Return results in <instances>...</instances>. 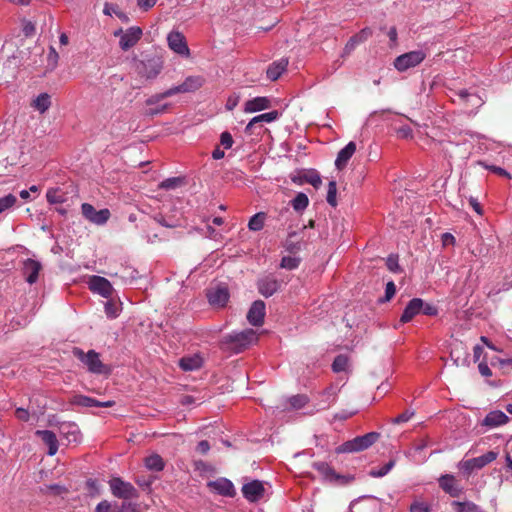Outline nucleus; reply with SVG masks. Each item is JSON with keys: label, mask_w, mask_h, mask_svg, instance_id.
<instances>
[{"label": "nucleus", "mask_w": 512, "mask_h": 512, "mask_svg": "<svg viewBox=\"0 0 512 512\" xmlns=\"http://www.w3.org/2000/svg\"><path fill=\"white\" fill-rule=\"evenodd\" d=\"M31 107L40 114L46 113L51 107V96L48 93L39 94L32 102Z\"/></svg>", "instance_id": "obj_31"}, {"label": "nucleus", "mask_w": 512, "mask_h": 512, "mask_svg": "<svg viewBox=\"0 0 512 512\" xmlns=\"http://www.w3.org/2000/svg\"><path fill=\"white\" fill-rule=\"evenodd\" d=\"M396 461L394 459L389 460L385 465L381 466L380 468L371 469L369 472V475L374 478H380L385 475H387L392 468L395 466Z\"/></svg>", "instance_id": "obj_36"}, {"label": "nucleus", "mask_w": 512, "mask_h": 512, "mask_svg": "<svg viewBox=\"0 0 512 512\" xmlns=\"http://www.w3.org/2000/svg\"><path fill=\"white\" fill-rule=\"evenodd\" d=\"M145 466L149 470L161 471L164 468V461L161 456L154 454L145 459Z\"/></svg>", "instance_id": "obj_34"}, {"label": "nucleus", "mask_w": 512, "mask_h": 512, "mask_svg": "<svg viewBox=\"0 0 512 512\" xmlns=\"http://www.w3.org/2000/svg\"><path fill=\"white\" fill-rule=\"evenodd\" d=\"M309 199L305 193H298L295 198L291 201V206L297 212H301L307 208Z\"/></svg>", "instance_id": "obj_35"}, {"label": "nucleus", "mask_w": 512, "mask_h": 512, "mask_svg": "<svg viewBox=\"0 0 512 512\" xmlns=\"http://www.w3.org/2000/svg\"><path fill=\"white\" fill-rule=\"evenodd\" d=\"M278 117H279V113L277 111H270V112L255 116L246 125L245 133L251 135V134H253V128L256 124L271 123V122L277 120Z\"/></svg>", "instance_id": "obj_26"}, {"label": "nucleus", "mask_w": 512, "mask_h": 512, "mask_svg": "<svg viewBox=\"0 0 512 512\" xmlns=\"http://www.w3.org/2000/svg\"><path fill=\"white\" fill-rule=\"evenodd\" d=\"M336 194H337V186L335 181H330L328 184V191H327V202L335 207L337 205L336 200Z\"/></svg>", "instance_id": "obj_47"}, {"label": "nucleus", "mask_w": 512, "mask_h": 512, "mask_svg": "<svg viewBox=\"0 0 512 512\" xmlns=\"http://www.w3.org/2000/svg\"><path fill=\"white\" fill-rule=\"evenodd\" d=\"M423 308V300L420 298H413L406 305L400 321L402 323L410 322L416 315H418Z\"/></svg>", "instance_id": "obj_21"}, {"label": "nucleus", "mask_w": 512, "mask_h": 512, "mask_svg": "<svg viewBox=\"0 0 512 512\" xmlns=\"http://www.w3.org/2000/svg\"><path fill=\"white\" fill-rule=\"evenodd\" d=\"M308 399L304 395H295L289 398L290 406L294 409H301L306 405Z\"/></svg>", "instance_id": "obj_48"}, {"label": "nucleus", "mask_w": 512, "mask_h": 512, "mask_svg": "<svg viewBox=\"0 0 512 512\" xmlns=\"http://www.w3.org/2000/svg\"><path fill=\"white\" fill-rule=\"evenodd\" d=\"M183 184H184V179L183 178H181V177H171V178H167V179L163 180L159 184V188L160 189H164V190H174L177 187L182 186Z\"/></svg>", "instance_id": "obj_38"}, {"label": "nucleus", "mask_w": 512, "mask_h": 512, "mask_svg": "<svg viewBox=\"0 0 512 512\" xmlns=\"http://www.w3.org/2000/svg\"><path fill=\"white\" fill-rule=\"evenodd\" d=\"M207 298L213 307H224L229 300V291L225 286H217L215 288H211L207 292Z\"/></svg>", "instance_id": "obj_15"}, {"label": "nucleus", "mask_w": 512, "mask_h": 512, "mask_svg": "<svg viewBox=\"0 0 512 512\" xmlns=\"http://www.w3.org/2000/svg\"><path fill=\"white\" fill-rule=\"evenodd\" d=\"M301 259L296 256H284L281 259L280 267L287 270H294L298 268Z\"/></svg>", "instance_id": "obj_41"}, {"label": "nucleus", "mask_w": 512, "mask_h": 512, "mask_svg": "<svg viewBox=\"0 0 512 512\" xmlns=\"http://www.w3.org/2000/svg\"><path fill=\"white\" fill-rule=\"evenodd\" d=\"M60 435L69 443H78L81 440V432L77 424L73 422H63L59 426Z\"/></svg>", "instance_id": "obj_20"}, {"label": "nucleus", "mask_w": 512, "mask_h": 512, "mask_svg": "<svg viewBox=\"0 0 512 512\" xmlns=\"http://www.w3.org/2000/svg\"><path fill=\"white\" fill-rule=\"evenodd\" d=\"M166 99L164 92L150 96L146 99L145 104L147 107L159 104L162 100Z\"/></svg>", "instance_id": "obj_54"}, {"label": "nucleus", "mask_w": 512, "mask_h": 512, "mask_svg": "<svg viewBox=\"0 0 512 512\" xmlns=\"http://www.w3.org/2000/svg\"><path fill=\"white\" fill-rule=\"evenodd\" d=\"M104 308L108 318L114 319L119 315L120 306L116 302L107 301Z\"/></svg>", "instance_id": "obj_45"}, {"label": "nucleus", "mask_w": 512, "mask_h": 512, "mask_svg": "<svg viewBox=\"0 0 512 512\" xmlns=\"http://www.w3.org/2000/svg\"><path fill=\"white\" fill-rule=\"evenodd\" d=\"M82 214L83 216L89 220L90 222L97 224V225H103L105 224L109 217H110V211L108 209H101L97 211L93 205L89 203H83L81 206Z\"/></svg>", "instance_id": "obj_9"}, {"label": "nucleus", "mask_w": 512, "mask_h": 512, "mask_svg": "<svg viewBox=\"0 0 512 512\" xmlns=\"http://www.w3.org/2000/svg\"><path fill=\"white\" fill-rule=\"evenodd\" d=\"M458 102L463 104L466 108L469 106L478 108L483 104L482 98L476 93H471L466 89L459 90L456 94Z\"/></svg>", "instance_id": "obj_22"}, {"label": "nucleus", "mask_w": 512, "mask_h": 512, "mask_svg": "<svg viewBox=\"0 0 512 512\" xmlns=\"http://www.w3.org/2000/svg\"><path fill=\"white\" fill-rule=\"evenodd\" d=\"M168 108V104H157V105H154V106H149L144 114L147 115V116H155V115H159V114H162L164 113Z\"/></svg>", "instance_id": "obj_49"}, {"label": "nucleus", "mask_w": 512, "mask_h": 512, "mask_svg": "<svg viewBox=\"0 0 512 512\" xmlns=\"http://www.w3.org/2000/svg\"><path fill=\"white\" fill-rule=\"evenodd\" d=\"M421 312H423V314H425V315L435 316L438 313V310L435 306H433L431 304H425L423 302V308H422Z\"/></svg>", "instance_id": "obj_62"}, {"label": "nucleus", "mask_w": 512, "mask_h": 512, "mask_svg": "<svg viewBox=\"0 0 512 512\" xmlns=\"http://www.w3.org/2000/svg\"><path fill=\"white\" fill-rule=\"evenodd\" d=\"M72 353L87 367L90 373L109 374L111 371L107 365L102 363L99 353L95 350H89L85 353L82 349L75 347Z\"/></svg>", "instance_id": "obj_2"}, {"label": "nucleus", "mask_w": 512, "mask_h": 512, "mask_svg": "<svg viewBox=\"0 0 512 512\" xmlns=\"http://www.w3.org/2000/svg\"><path fill=\"white\" fill-rule=\"evenodd\" d=\"M386 265H387V268L391 271V272H398L400 271V266H399V263H398V256L397 255H389L387 260H386Z\"/></svg>", "instance_id": "obj_52"}, {"label": "nucleus", "mask_w": 512, "mask_h": 512, "mask_svg": "<svg viewBox=\"0 0 512 512\" xmlns=\"http://www.w3.org/2000/svg\"><path fill=\"white\" fill-rule=\"evenodd\" d=\"M264 226V214L263 213H257L254 216H252L249 220L248 227L252 231H259Z\"/></svg>", "instance_id": "obj_42"}, {"label": "nucleus", "mask_w": 512, "mask_h": 512, "mask_svg": "<svg viewBox=\"0 0 512 512\" xmlns=\"http://www.w3.org/2000/svg\"><path fill=\"white\" fill-rule=\"evenodd\" d=\"M440 487L452 497H457L461 493V488L453 475L446 474L439 479Z\"/></svg>", "instance_id": "obj_27"}, {"label": "nucleus", "mask_w": 512, "mask_h": 512, "mask_svg": "<svg viewBox=\"0 0 512 512\" xmlns=\"http://www.w3.org/2000/svg\"><path fill=\"white\" fill-rule=\"evenodd\" d=\"M508 421L509 418L504 412L500 410H494L486 415L482 422V425L494 428L506 424Z\"/></svg>", "instance_id": "obj_29"}, {"label": "nucleus", "mask_w": 512, "mask_h": 512, "mask_svg": "<svg viewBox=\"0 0 512 512\" xmlns=\"http://www.w3.org/2000/svg\"><path fill=\"white\" fill-rule=\"evenodd\" d=\"M478 165L482 166L483 168L491 171L494 174H497L499 176L510 178V174L503 168L495 165H489L484 161H479Z\"/></svg>", "instance_id": "obj_46"}, {"label": "nucleus", "mask_w": 512, "mask_h": 512, "mask_svg": "<svg viewBox=\"0 0 512 512\" xmlns=\"http://www.w3.org/2000/svg\"><path fill=\"white\" fill-rule=\"evenodd\" d=\"M70 403L72 405H77V406H82V407H103V408H109V407L114 406V404H115L114 401L109 400V401L102 402V401H98L97 399H94L92 397L81 395V394L74 395L71 398Z\"/></svg>", "instance_id": "obj_17"}, {"label": "nucleus", "mask_w": 512, "mask_h": 512, "mask_svg": "<svg viewBox=\"0 0 512 512\" xmlns=\"http://www.w3.org/2000/svg\"><path fill=\"white\" fill-rule=\"evenodd\" d=\"M179 366L184 371H193L202 366V358L199 355L183 357L179 361Z\"/></svg>", "instance_id": "obj_32"}, {"label": "nucleus", "mask_w": 512, "mask_h": 512, "mask_svg": "<svg viewBox=\"0 0 512 512\" xmlns=\"http://www.w3.org/2000/svg\"><path fill=\"white\" fill-rule=\"evenodd\" d=\"M395 292H396V286H395L394 282H392V281L388 282L386 284V288H385V300L389 301L395 295Z\"/></svg>", "instance_id": "obj_59"}, {"label": "nucleus", "mask_w": 512, "mask_h": 512, "mask_svg": "<svg viewBox=\"0 0 512 512\" xmlns=\"http://www.w3.org/2000/svg\"><path fill=\"white\" fill-rule=\"evenodd\" d=\"M312 467L319 472L323 481L331 484H347L353 480V477L337 473L326 462H314Z\"/></svg>", "instance_id": "obj_4"}, {"label": "nucleus", "mask_w": 512, "mask_h": 512, "mask_svg": "<svg viewBox=\"0 0 512 512\" xmlns=\"http://www.w3.org/2000/svg\"><path fill=\"white\" fill-rule=\"evenodd\" d=\"M35 435L40 437L48 446V455L53 456L58 451V440L56 434L50 430H37Z\"/></svg>", "instance_id": "obj_25"}, {"label": "nucleus", "mask_w": 512, "mask_h": 512, "mask_svg": "<svg viewBox=\"0 0 512 512\" xmlns=\"http://www.w3.org/2000/svg\"><path fill=\"white\" fill-rule=\"evenodd\" d=\"M425 58L426 53L423 50L410 51L398 56L394 60V67L398 71L404 72L409 68L419 65Z\"/></svg>", "instance_id": "obj_6"}, {"label": "nucleus", "mask_w": 512, "mask_h": 512, "mask_svg": "<svg viewBox=\"0 0 512 512\" xmlns=\"http://www.w3.org/2000/svg\"><path fill=\"white\" fill-rule=\"evenodd\" d=\"M89 289L101 295L104 298L111 297L113 293V287L111 283L104 277L93 275L88 280Z\"/></svg>", "instance_id": "obj_10"}, {"label": "nucleus", "mask_w": 512, "mask_h": 512, "mask_svg": "<svg viewBox=\"0 0 512 512\" xmlns=\"http://www.w3.org/2000/svg\"><path fill=\"white\" fill-rule=\"evenodd\" d=\"M17 201V197L11 193L3 197H0V214L13 208L16 205Z\"/></svg>", "instance_id": "obj_37"}, {"label": "nucleus", "mask_w": 512, "mask_h": 512, "mask_svg": "<svg viewBox=\"0 0 512 512\" xmlns=\"http://www.w3.org/2000/svg\"><path fill=\"white\" fill-rule=\"evenodd\" d=\"M111 493L120 499L130 500L138 497L135 487L120 477H114L109 481Z\"/></svg>", "instance_id": "obj_5"}, {"label": "nucleus", "mask_w": 512, "mask_h": 512, "mask_svg": "<svg viewBox=\"0 0 512 512\" xmlns=\"http://www.w3.org/2000/svg\"><path fill=\"white\" fill-rule=\"evenodd\" d=\"M413 415H414L413 411L407 410V411L399 414L396 418H394L393 423L394 424L405 423V422L409 421Z\"/></svg>", "instance_id": "obj_56"}, {"label": "nucleus", "mask_w": 512, "mask_h": 512, "mask_svg": "<svg viewBox=\"0 0 512 512\" xmlns=\"http://www.w3.org/2000/svg\"><path fill=\"white\" fill-rule=\"evenodd\" d=\"M168 45L171 50L181 56H189L190 50L187 46L185 37L178 31H172L167 37Z\"/></svg>", "instance_id": "obj_12"}, {"label": "nucleus", "mask_w": 512, "mask_h": 512, "mask_svg": "<svg viewBox=\"0 0 512 512\" xmlns=\"http://www.w3.org/2000/svg\"><path fill=\"white\" fill-rule=\"evenodd\" d=\"M271 107V100L267 97H255L248 100L244 105V112L254 113Z\"/></svg>", "instance_id": "obj_28"}, {"label": "nucleus", "mask_w": 512, "mask_h": 512, "mask_svg": "<svg viewBox=\"0 0 512 512\" xmlns=\"http://www.w3.org/2000/svg\"><path fill=\"white\" fill-rule=\"evenodd\" d=\"M15 416L17 419L27 422L29 420L30 414L28 410L24 408H17L15 411Z\"/></svg>", "instance_id": "obj_60"}, {"label": "nucleus", "mask_w": 512, "mask_h": 512, "mask_svg": "<svg viewBox=\"0 0 512 512\" xmlns=\"http://www.w3.org/2000/svg\"><path fill=\"white\" fill-rule=\"evenodd\" d=\"M47 201L50 204H60L65 201L64 194L58 188H51L46 193Z\"/></svg>", "instance_id": "obj_39"}, {"label": "nucleus", "mask_w": 512, "mask_h": 512, "mask_svg": "<svg viewBox=\"0 0 512 512\" xmlns=\"http://www.w3.org/2000/svg\"><path fill=\"white\" fill-rule=\"evenodd\" d=\"M301 179L309 184H311L314 188H319L322 184L321 177L318 172L312 170L306 172Z\"/></svg>", "instance_id": "obj_40"}, {"label": "nucleus", "mask_w": 512, "mask_h": 512, "mask_svg": "<svg viewBox=\"0 0 512 512\" xmlns=\"http://www.w3.org/2000/svg\"><path fill=\"white\" fill-rule=\"evenodd\" d=\"M118 6L110 3H105L103 13L105 15L111 16L112 14H116L118 12Z\"/></svg>", "instance_id": "obj_64"}, {"label": "nucleus", "mask_w": 512, "mask_h": 512, "mask_svg": "<svg viewBox=\"0 0 512 512\" xmlns=\"http://www.w3.org/2000/svg\"><path fill=\"white\" fill-rule=\"evenodd\" d=\"M182 84L180 85H177V86H173L167 90L164 91V96L166 98L168 97H171V96H174L176 94H179V93H184V91H182Z\"/></svg>", "instance_id": "obj_61"}, {"label": "nucleus", "mask_w": 512, "mask_h": 512, "mask_svg": "<svg viewBox=\"0 0 512 512\" xmlns=\"http://www.w3.org/2000/svg\"><path fill=\"white\" fill-rule=\"evenodd\" d=\"M203 83L204 80L200 76L187 77L185 81L182 83V91H184V93H187L198 90L202 87Z\"/></svg>", "instance_id": "obj_33"}, {"label": "nucleus", "mask_w": 512, "mask_h": 512, "mask_svg": "<svg viewBox=\"0 0 512 512\" xmlns=\"http://www.w3.org/2000/svg\"><path fill=\"white\" fill-rule=\"evenodd\" d=\"M479 372L484 377H490L492 375V371L485 362H481L478 365Z\"/></svg>", "instance_id": "obj_63"}, {"label": "nucleus", "mask_w": 512, "mask_h": 512, "mask_svg": "<svg viewBox=\"0 0 512 512\" xmlns=\"http://www.w3.org/2000/svg\"><path fill=\"white\" fill-rule=\"evenodd\" d=\"M379 433L370 432L362 436H357L348 440L336 448V453H354L360 452L371 447L379 438Z\"/></svg>", "instance_id": "obj_3"}, {"label": "nucleus", "mask_w": 512, "mask_h": 512, "mask_svg": "<svg viewBox=\"0 0 512 512\" xmlns=\"http://www.w3.org/2000/svg\"><path fill=\"white\" fill-rule=\"evenodd\" d=\"M294 235L295 234H290L284 244L286 251L293 253V254L298 253L301 250V246H302L300 241L293 240Z\"/></svg>", "instance_id": "obj_44"}, {"label": "nucleus", "mask_w": 512, "mask_h": 512, "mask_svg": "<svg viewBox=\"0 0 512 512\" xmlns=\"http://www.w3.org/2000/svg\"><path fill=\"white\" fill-rule=\"evenodd\" d=\"M498 457V452L496 451H488L487 453L475 457L472 459L464 460L459 463L460 470L464 471L467 474H470L475 469H481L488 465L489 463L496 460Z\"/></svg>", "instance_id": "obj_7"}, {"label": "nucleus", "mask_w": 512, "mask_h": 512, "mask_svg": "<svg viewBox=\"0 0 512 512\" xmlns=\"http://www.w3.org/2000/svg\"><path fill=\"white\" fill-rule=\"evenodd\" d=\"M410 512H430V507L424 502L416 501L411 504Z\"/></svg>", "instance_id": "obj_55"}, {"label": "nucleus", "mask_w": 512, "mask_h": 512, "mask_svg": "<svg viewBox=\"0 0 512 512\" xmlns=\"http://www.w3.org/2000/svg\"><path fill=\"white\" fill-rule=\"evenodd\" d=\"M41 268V263L36 260L27 259L24 261L23 273L26 277V281L29 284H33L38 280V275Z\"/></svg>", "instance_id": "obj_23"}, {"label": "nucleus", "mask_w": 512, "mask_h": 512, "mask_svg": "<svg viewBox=\"0 0 512 512\" xmlns=\"http://www.w3.org/2000/svg\"><path fill=\"white\" fill-rule=\"evenodd\" d=\"M453 506L456 507L457 512H474L477 506L472 502H453Z\"/></svg>", "instance_id": "obj_50"}, {"label": "nucleus", "mask_w": 512, "mask_h": 512, "mask_svg": "<svg viewBox=\"0 0 512 512\" xmlns=\"http://www.w3.org/2000/svg\"><path fill=\"white\" fill-rule=\"evenodd\" d=\"M158 0H137V5L143 11H148L155 6Z\"/></svg>", "instance_id": "obj_58"}, {"label": "nucleus", "mask_w": 512, "mask_h": 512, "mask_svg": "<svg viewBox=\"0 0 512 512\" xmlns=\"http://www.w3.org/2000/svg\"><path fill=\"white\" fill-rule=\"evenodd\" d=\"M265 303L262 300L254 301L248 313L247 320L253 326H261L264 322Z\"/></svg>", "instance_id": "obj_18"}, {"label": "nucleus", "mask_w": 512, "mask_h": 512, "mask_svg": "<svg viewBox=\"0 0 512 512\" xmlns=\"http://www.w3.org/2000/svg\"><path fill=\"white\" fill-rule=\"evenodd\" d=\"M287 66L288 59L285 58L273 62L267 68V78L270 79L271 81H276L282 75V73L286 71Z\"/></svg>", "instance_id": "obj_30"}, {"label": "nucleus", "mask_w": 512, "mask_h": 512, "mask_svg": "<svg viewBox=\"0 0 512 512\" xmlns=\"http://www.w3.org/2000/svg\"><path fill=\"white\" fill-rule=\"evenodd\" d=\"M347 366L348 358L344 355H338L332 363V369L336 373L345 371Z\"/></svg>", "instance_id": "obj_43"}, {"label": "nucleus", "mask_w": 512, "mask_h": 512, "mask_svg": "<svg viewBox=\"0 0 512 512\" xmlns=\"http://www.w3.org/2000/svg\"><path fill=\"white\" fill-rule=\"evenodd\" d=\"M142 29L138 26L128 28L124 34H122L119 46L123 51H127L137 44L142 37Z\"/></svg>", "instance_id": "obj_14"}, {"label": "nucleus", "mask_w": 512, "mask_h": 512, "mask_svg": "<svg viewBox=\"0 0 512 512\" xmlns=\"http://www.w3.org/2000/svg\"><path fill=\"white\" fill-rule=\"evenodd\" d=\"M208 488L221 496L232 498L236 495L233 483L227 478H218L207 483Z\"/></svg>", "instance_id": "obj_11"}, {"label": "nucleus", "mask_w": 512, "mask_h": 512, "mask_svg": "<svg viewBox=\"0 0 512 512\" xmlns=\"http://www.w3.org/2000/svg\"><path fill=\"white\" fill-rule=\"evenodd\" d=\"M95 512H115L112 505L107 500H103L96 506Z\"/></svg>", "instance_id": "obj_57"}, {"label": "nucleus", "mask_w": 512, "mask_h": 512, "mask_svg": "<svg viewBox=\"0 0 512 512\" xmlns=\"http://www.w3.org/2000/svg\"><path fill=\"white\" fill-rule=\"evenodd\" d=\"M232 135L225 131L220 135V143L225 149H230L233 145Z\"/></svg>", "instance_id": "obj_53"}, {"label": "nucleus", "mask_w": 512, "mask_h": 512, "mask_svg": "<svg viewBox=\"0 0 512 512\" xmlns=\"http://www.w3.org/2000/svg\"><path fill=\"white\" fill-rule=\"evenodd\" d=\"M162 65L156 59H148L146 61H139L136 64L137 73L147 80L154 79L161 72Z\"/></svg>", "instance_id": "obj_8"}, {"label": "nucleus", "mask_w": 512, "mask_h": 512, "mask_svg": "<svg viewBox=\"0 0 512 512\" xmlns=\"http://www.w3.org/2000/svg\"><path fill=\"white\" fill-rule=\"evenodd\" d=\"M356 151V144L351 141L344 148H342L337 155L335 160V166L338 170H342L346 167L348 161L354 155Z\"/></svg>", "instance_id": "obj_24"}, {"label": "nucleus", "mask_w": 512, "mask_h": 512, "mask_svg": "<svg viewBox=\"0 0 512 512\" xmlns=\"http://www.w3.org/2000/svg\"><path fill=\"white\" fill-rule=\"evenodd\" d=\"M242 494L249 502H257L260 500L265 492L264 486L261 481L253 480L242 486Z\"/></svg>", "instance_id": "obj_13"}, {"label": "nucleus", "mask_w": 512, "mask_h": 512, "mask_svg": "<svg viewBox=\"0 0 512 512\" xmlns=\"http://www.w3.org/2000/svg\"><path fill=\"white\" fill-rule=\"evenodd\" d=\"M372 36V30L369 27L363 28L357 34L353 35L346 43L342 56L350 55L357 45L365 42L369 37Z\"/></svg>", "instance_id": "obj_19"}, {"label": "nucleus", "mask_w": 512, "mask_h": 512, "mask_svg": "<svg viewBox=\"0 0 512 512\" xmlns=\"http://www.w3.org/2000/svg\"><path fill=\"white\" fill-rule=\"evenodd\" d=\"M258 291L264 297H270L280 288V282L272 275H267L258 280Z\"/></svg>", "instance_id": "obj_16"}, {"label": "nucleus", "mask_w": 512, "mask_h": 512, "mask_svg": "<svg viewBox=\"0 0 512 512\" xmlns=\"http://www.w3.org/2000/svg\"><path fill=\"white\" fill-rule=\"evenodd\" d=\"M154 220L164 226V227H168V228H173V227H177L178 225H180V222L178 220H167L163 215L161 214H157L155 215L154 217Z\"/></svg>", "instance_id": "obj_51"}, {"label": "nucleus", "mask_w": 512, "mask_h": 512, "mask_svg": "<svg viewBox=\"0 0 512 512\" xmlns=\"http://www.w3.org/2000/svg\"><path fill=\"white\" fill-rule=\"evenodd\" d=\"M258 337L253 329H245L240 332H233L223 337L222 345L226 349L240 353L257 341Z\"/></svg>", "instance_id": "obj_1"}]
</instances>
